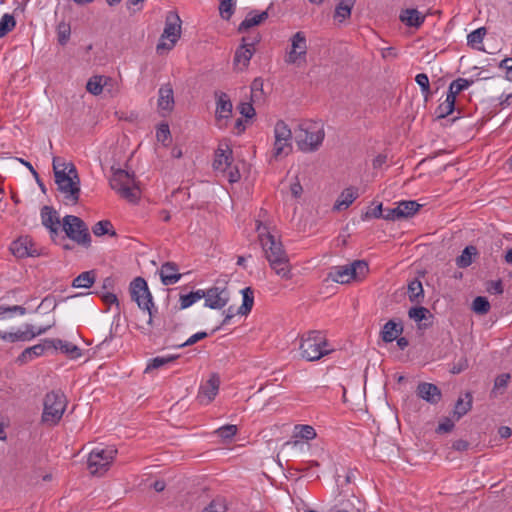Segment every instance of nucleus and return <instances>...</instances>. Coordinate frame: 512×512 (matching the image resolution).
Instances as JSON below:
<instances>
[{"label":"nucleus","mask_w":512,"mask_h":512,"mask_svg":"<svg viewBox=\"0 0 512 512\" xmlns=\"http://www.w3.org/2000/svg\"><path fill=\"white\" fill-rule=\"evenodd\" d=\"M258 238L261 243L265 257L274 272L283 279L289 280L292 278L291 265L289 257L283 248L282 243L270 233L268 228L261 223H258L257 228Z\"/></svg>","instance_id":"f257e3e1"},{"label":"nucleus","mask_w":512,"mask_h":512,"mask_svg":"<svg viewBox=\"0 0 512 512\" xmlns=\"http://www.w3.org/2000/svg\"><path fill=\"white\" fill-rule=\"evenodd\" d=\"M298 149L304 153L319 150L325 139L324 123L321 120L304 119L294 130Z\"/></svg>","instance_id":"f03ea898"},{"label":"nucleus","mask_w":512,"mask_h":512,"mask_svg":"<svg viewBox=\"0 0 512 512\" xmlns=\"http://www.w3.org/2000/svg\"><path fill=\"white\" fill-rule=\"evenodd\" d=\"M55 182L58 190L63 195L65 204L75 205L80 197V180L77 170L73 164L65 166L62 170L58 168L57 159L53 160Z\"/></svg>","instance_id":"7ed1b4c3"},{"label":"nucleus","mask_w":512,"mask_h":512,"mask_svg":"<svg viewBox=\"0 0 512 512\" xmlns=\"http://www.w3.org/2000/svg\"><path fill=\"white\" fill-rule=\"evenodd\" d=\"M300 355L306 361H317L334 351L322 331L311 330L301 335L299 343Z\"/></svg>","instance_id":"20e7f679"},{"label":"nucleus","mask_w":512,"mask_h":512,"mask_svg":"<svg viewBox=\"0 0 512 512\" xmlns=\"http://www.w3.org/2000/svg\"><path fill=\"white\" fill-rule=\"evenodd\" d=\"M67 404V397L60 389L47 392L43 398L42 424L48 427L56 426L61 421Z\"/></svg>","instance_id":"39448f33"},{"label":"nucleus","mask_w":512,"mask_h":512,"mask_svg":"<svg viewBox=\"0 0 512 512\" xmlns=\"http://www.w3.org/2000/svg\"><path fill=\"white\" fill-rule=\"evenodd\" d=\"M111 188L123 199L136 203L140 198V190L136 186L134 173L118 169L110 179Z\"/></svg>","instance_id":"423d86ee"},{"label":"nucleus","mask_w":512,"mask_h":512,"mask_svg":"<svg viewBox=\"0 0 512 512\" xmlns=\"http://www.w3.org/2000/svg\"><path fill=\"white\" fill-rule=\"evenodd\" d=\"M369 271L368 263L364 260H355L351 264L335 266L328 273V279L333 282L346 284L351 280L363 279Z\"/></svg>","instance_id":"0eeeda50"},{"label":"nucleus","mask_w":512,"mask_h":512,"mask_svg":"<svg viewBox=\"0 0 512 512\" xmlns=\"http://www.w3.org/2000/svg\"><path fill=\"white\" fill-rule=\"evenodd\" d=\"M63 230L68 238L85 248L91 246V236L85 222L74 215H66L62 221Z\"/></svg>","instance_id":"6e6552de"},{"label":"nucleus","mask_w":512,"mask_h":512,"mask_svg":"<svg viewBox=\"0 0 512 512\" xmlns=\"http://www.w3.org/2000/svg\"><path fill=\"white\" fill-rule=\"evenodd\" d=\"M117 449L114 446H108L105 448H94L87 460V465L92 475H103L110 467L115 456Z\"/></svg>","instance_id":"1a4fd4ad"},{"label":"nucleus","mask_w":512,"mask_h":512,"mask_svg":"<svg viewBox=\"0 0 512 512\" xmlns=\"http://www.w3.org/2000/svg\"><path fill=\"white\" fill-rule=\"evenodd\" d=\"M130 294L133 301H135L138 307L141 310L148 311L149 319L147 321L148 325L153 324V312L152 308L154 307L153 298L149 291L147 282L142 277H136L130 283Z\"/></svg>","instance_id":"9d476101"},{"label":"nucleus","mask_w":512,"mask_h":512,"mask_svg":"<svg viewBox=\"0 0 512 512\" xmlns=\"http://www.w3.org/2000/svg\"><path fill=\"white\" fill-rule=\"evenodd\" d=\"M292 139L293 134L288 124L283 120H278L274 126L272 157L277 160L291 153Z\"/></svg>","instance_id":"9b49d317"},{"label":"nucleus","mask_w":512,"mask_h":512,"mask_svg":"<svg viewBox=\"0 0 512 512\" xmlns=\"http://www.w3.org/2000/svg\"><path fill=\"white\" fill-rule=\"evenodd\" d=\"M182 21L175 12H169L165 19V27L157 44V51L171 50L181 36Z\"/></svg>","instance_id":"f8f14e48"},{"label":"nucleus","mask_w":512,"mask_h":512,"mask_svg":"<svg viewBox=\"0 0 512 512\" xmlns=\"http://www.w3.org/2000/svg\"><path fill=\"white\" fill-rule=\"evenodd\" d=\"M291 47L285 56L287 64H300L306 62L308 50L306 35L302 31L296 32L291 38Z\"/></svg>","instance_id":"ddd939ff"},{"label":"nucleus","mask_w":512,"mask_h":512,"mask_svg":"<svg viewBox=\"0 0 512 512\" xmlns=\"http://www.w3.org/2000/svg\"><path fill=\"white\" fill-rule=\"evenodd\" d=\"M51 328L50 325L39 327L38 329L31 324H25L24 329H17L14 332H7L0 330V339L5 342H27L35 338L36 336L46 333Z\"/></svg>","instance_id":"4468645a"},{"label":"nucleus","mask_w":512,"mask_h":512,"mask_svg":"<svg viewBox=\"0 0 512 512\" xmlns=\"http://www.w3.org/2000/svg\"><path fill=\"white\" fill-rule=\"evenodd\" d=\"M205 306L210 309H222L227 305L230 299V293L224 286H213L203 290Z\"/></svg>","instance_id":"2eb2a0df"},{"label":"nucleus","mask_w":512,"mask_h":512,"mask_svg":"<svg viewBox=\"0 0 512 512\" xmlns=\"http://www.w3.org/2000/svg\"><path fill=\"white\" fill-rule=\"evenodd\" d=\"M219 386L220 377L214 373L205 383L200 386L197 395L199 403L203 405H208L211 403L218 394Z\"/></svg>","instance_id":"dca6fc26"},{"label":"nucleus","mask_w":512,"mask_h":512,"mask_svg":"<svg viewBox=\"0 0 512 512\" xmlns=\"http://www.w3.org/2000/svg\"><path fill=\"white\" fill-rule=\"evenodd\" d=\"M233 161V152L227 143H220L215 151L213 169L225 174Z\"/></svg>","instance_id":"f3484780"},{"label":"nucleus","mask_w":512,"mask_h":512,"mask_svg":"<svg viewBox=\"0 0 512 512\" xmlns=\"http://www.w3.org/2000/svg\"><path fill=\"white\" fill-rule=\"evenodd\" d=\"M10 251L17 258L35 257L39 255L32 239L28 236H22L14 240L10 245Z\"/></svg>","instance_id":"a211bd4d"},{"label":"nucleus","mask_w":512,"mask_h":512,"mask_svg":"<svg viewBox=\"0 0 512 512\" xmlns=\"http://www.w3.org/2000/svg\"><path fill=\"white\" fill-rule=\"evenodd\" d=\"M416 394L431 405H436L442 398V392L435 384L421 382L418 384Z\"/></svg>","instance_id":"6ab92c4d"},{"label":"nucleus","mask_w":512,"mask_h":512,"mask_svg":"<svg viewBox=\"0 0 512 512\" xmlns=\"http://www.w3.org/2000/svg\"><path fill=\"white\" fill-rule=\"evenodd\" d=\"M41 220L43 226L49 230L51 237L54 239L59 233L61 224L57 211L50 206H44L41 209Z\"/></svg>","instance_id":"aec40b11"},{"label":"nucleus","mask_w":512,"mask_h":512,"mask_svg":"<svg viewBox=\"0 0 512 512\" xmlns=\"http://www.w3.org/2000/svg\"><path fill=\"white\" fill-rule=\"evenodd\" d=\"M45 343L48 344V348L59 349L71 359H77L82 356L81 349L71 342L61 339H46Z\"/></svg>","instance_id":"412c9836"},{"label":"nucleus","mask_w":512,"mask_h":512,"mask_svg":"<svg viewBox=\"0 0 512 512\" xmlns=\"http://www.w3.org/2000/svg\"><path fill=\"white\" fill-rule=\"evenodd\" d=\"M215 97L217 100L215 111L216 119L220 121L230 118L233 106L228 94L225 92H215Z\"/></svg>","instance_id":"4be33fe9"},{"label":"nucleus","mask_w":512,"mask_h":512,"mask_svg":"<svg viewBox=\"0 0 512 512\" xmlns=\"http://www.w3.org/2000/svg\"><path fill=\"white\" fill-rule=\"evenodd\" d=\"M473 406V395L471 392L467 391L463 396H460L452 410V415L454 419L460 420L464 417L468 412L471 411Z\"/></svg>","instance_id":"5701e85b"},{"label":"nucleus","mask_w":512,"mask_h":512,"mask_svg":"<svg viewBox=\"0 0 512 512\" xmlns=\"http://www.w3.org/2000/svg\"><path fill=\"white\" fill-rule=\"evenodd\" d=\"M159 98H158V108L160 111L165 113H169L172 111L174 107V96H173V89L170 84L163 85L160 87L159 91Z\"/></svg>","instance_id":"b1692460"},{"label":"nucleus","mask_w":512,"mask_h":512,"mask_svg":"<svg viewBox=\"0 0 512 512\" xmlns=\"http://www.w3.org/2000/svg\"><path fill=\"white\" fill-rule=\"evenodd\" d=\"M160 277L164 285H173L181 278L178 267L173 262H166L160 268Z\"/></svg>","instance_id":"393cba45"},{"label":"nucleus","mask_w":512,"mask_h":512,"mask_svg":"<svg viewBox=\"0 0 512 512\" xmlns=\"http://www.w3.org/2000/svg\"><path fill=\"white\" fill-rule=\"evenodd\" d=\"M268 16V11H262L259 13L256 10H252L247 13L245 19L240 23L238 31L245 32L248 29L264 22Z\"/></svg>","instance_id":"a878e982"},{"label":"nucleus","mask_w":512,"mask_h":512,"mask_svg":"<svg viewBox=\"0 0 512 512\" xmlns=\"http://www.w3.org/2000/svg\"><path fill=\"white\" fill-rule=\"evenodd\" d=\"M358 198V190L354 187L346 188L337 198L333 210H346Z\"/></svg>","instance_id":"bb28decb"},{"label":"nucleus","mask_w":512,"mask_h":512,"mask_svg":"<svg viewBox=\"0 0 512 512\" xmlns=\"http://www.w3.org/2000/svg\"><path fill=\"white\" fill-rule=\"evenodd\" d=\"M255 53V49L241 45L237 48L234 55V66L239 70H244L248 67L252 56Z\"/></svg>","instance_id":"cd10ccee"},{"label":"nucleus","mask_w":512,"mask_h":512,"mask_svg":"<svg viewBox=\"0 0 512 512\" xmlns=\"http://www.w3.org/2000/svg\"><path fill=\"white\" fill-rule=\"evenodd\" d=\"M403 332V326L393 320H389L381 331L382 340L391 343Z\"/></svg>","instance_id":"c85d7f7f"},{"label":"nucleus","mask_w":512,"mask_h":512,"mask_svg":"<svg viewBox=\"0 0 512 512\" xmlns=\"http://www.w3.org/2000/svg\"><path fill=\"white\" fill-rule=\"evenodd\" d=\"M354 5L355 0H339L335 7L334 19L339 23L349 19Z\"/></svg>","instance_id":"c756f323"},{"label":"nucleus","mask_w":512,"mask_h":512,"mask_svg":"<svg viewBox=\"0 0 512 512\" xmlns=\"http://www.w3.org/2000/svg\"><path fill=\"white\" fill-rule=\"evenodd\" d=\"M510 379V373H502L496 376L494 379L493 387L490 391V398L496 399L502 396L509 385Z\"/></svg>","instance_id":"7c9ffc66"},{"label":"nucleus","mask_w":512,"mask_h":512,"mask_svg":"<svg viewBox=\"0 0 512 512\" xmlns=\"http://www.w3.org/2000/svg\"><path fill=\"white\" fill-rule=\"evenodd\" d=\"M48 348V344L45 342L43 344L39 343L34 346L28 347L22 351V353L18 356V362L21 364L27 363L33 360L35 357L41 356L44 351Z\"/></svg>","instance_id":"2f4dec72"},{"label":"nucleus","mask_w":512,"mask_h":512,"mask_svg":"<svg viewBox=\"0 0 512 512\" xmlns=\"http://www.w3.org/2000/svg\"><path fill=\"white\" fill-rule=\"evenodd\" d=\"M400 20L407 26L418 28L423 24L425 16L416 9H406L401 13Z\"/></svg>","instance_id":"473e14b6"},{"label":"nucleus","mask_w":512,"mask_h":512,"mask_svg":"<svg viewBox=\"0 0 512 512\" xmlns=\"http://www.w3.org/2000/svg\"><path fill=\"white\" fill-rule=\"evenodd\" d=\"M110 80L108 77L102 75L92 76L86 84V89L89 93L94 96H97L102 93L104 86L107 81Z\"/></svg>","instance_id":"72a5a7b5"},{"label":"nucleus","mask_w":512,"mask_h":512,"mask_svg":"<svg viewBox=\"0 0 512 512\" xmlns=\"http://www.w3.org/2000/svg\"><path fill=\"white\" fill-rule=\"evenodd\" d=\"M96 280L94 270L85 271L79 274L72 282L74 288H90Z\"/></svg>","instance_id":"f704fd0d"},{"label":"nucleus","mask_w":512,"mask_h":512,"mask_svg":"<svg viewBox=\"0 0 512 512\" xmlns=\"http://www.w3.org/2000/svg\"><path fill=\"white\" fill-rule=\"evenodd\" d=\"M477 255V248L469 245L464 248L461 255L456 258V265L459 268H466L473 262V256Z\"/></svg>","instance_id":"c9c22d12"},{"label":"nucleus","mask_w":512,"mask_h":512,"mask_svg":"<svg viewBox=\"0 0 512 512\" xmlns=\"http://www.w3.org/2000/svg\"><path fill=\"white\" fill-rule=\"evenodd\" d=\"M241 293L243 302L237 313L241 315H247L251 311L254 304V292L251 287H246L241 290Z\"/></svg>","instance_id":"e433bc0d"},{"label":"nucleus","mask_w":512,"mask_h":512,"mask_svg":"<svg viewBox=\"0 0 512 512\" xmlns=\"http://www.w3.org/2000/svg\"><path fill=\"white\" fill-rule=\"evenodd\" d=\"M421 281L414 279L408 285V297L411 302L420 303L424 298Z\"/></svg>","instance_id":"4c0bfd02"},{"label":"nucleus","mask_w":512,"mask_h":512,"mask_svg":"<svg viewBox=\"0 0 512 512\" xmlns=\"http://www.w3.org/2000/svg\"><path fill=\"white\" fill-rule=\"evenodd\" d=\"M420 208V204L416 201H401L397 205V210L399 211L400 219L407 218L414 215Z\"/></svg>","instance_id":"58836bf2"},{"label":"nucleus","mask_w":512,"mask_h":512,"mask_svg":"<svg viewBox=\"0 0 512 512\" xmlns=\"http://www.w3.org/2000/svg\"><path fill=\"white\" fill-rule=\"evenodd\" d=\"M486 33H487V31H486L485 27H480V28L472 31L471 33H469L467 36L468 46H470L473 49L482 50L480 45L482 44Z\"/></svg>","instance_id":"ea45409f"},{"label":"nucleus","mask_w":512,"mask_h":512,"mask_svg":"<svg viewBox=\"0 0 512 512\" xmlns=\"http://www.w3.org/2000/svg\"><path fill=\"white\" fill-rule=\"evenodd\" d=\"M92 232L95 236L101 237L103 235L116 236L117 233L113 228L112 223L109 220H101L92 227Z\"/></svg>","instance_id":"a19ab883"},{"label":"nucleus","mask_w":512,"mask_h":512,"mask_svg":"<svg viewBox=\"0 0 512 512\" xmlns=\"http://www.w3.org/2000/svg\"><path fill=\"white\" fill-rule=\"evenodd\" d=\"M455 101L454 96L447 94L445 101L436 108L437 118L442 119L450 115L454 111Z\"/></svg>","instance_id":"79ce46f5"},{"label":"nucleus","mask_w":512,"mask_h":512,"mask_svg":"<svg viewBox=\"0 0 512 512\" xmlns=\"http://www.w3.org/2000/svg\"><path fill=\"white\" fill-rule=\"evenodd\" d=\"M473 84V80H468L465 78H458L451 82L449 86L448 95L454 96L456 100V96L463 90L467 89L469 86Z\"/></svg>","instance_id":"37998d69"},{"label":"nucleus","mask_w":512,"mask_h":512,"mask_svg":"<svg viewBox=\"0 0 512 512\" xmlns=\"http://www.w3.org/2000/svg\"><path fill=\"white\" fill-rule=\"evenodd\" d=\"M204 297L202 289L192 291L189 294L180 296V308L186 309Z\"/></svg>","instance_id":"c03bdc74"},{"label":"nucleus","mask_w":512,"mask_h":512,"mask_svg":"<svg viewBox=\"0 0 512 512\" xmlns=\"http://www.w3.org/2000/svg\"><path fill=\"white\" fill-rule=\"evenodd\" d=\"M56 33H57L58 43L60 45L64 46L70 39V35H71L70 24L65 21L59 22L56 27Z\"/></svg>","instance_id":"a18cd8bd"},{"label":"nucleus","mask_w":512,"mask_h":512,"mask_svg":"<svg viewBox=\"0 0 512 512\" xmlns=\"http://www.w3.org/2000/svg\"><path fill=\"white\" fill-rule=\"evenodd\" d=\"M178 358V355H169V356H157L150 360L147 365L145 372H148L151 369L161 368L169 363L174 362Z\"/></svg>","instance_id":"49530a36"},{"label":"nucleus","mask_w":512,"mask_h":512,"mask_svg":"<svg viewBox=\"0 0 512 512\" xmlns=\"http://www.w3.org/2000/svg\"><path fill=\"white\" fill-rule=\"evenodd\" d=\"M315 429L310 425H296L294 428V437L304 440H312L316 437Z\"/></svg>","instance_id":"de8ad7c7"},{"label":"nucleus","mask_w":512,"mask_h":512,"mask_svg":"<svg viewBox=\"0 0 512 512\" xmlns=\"http://www.w3.org/2000/svg\"><path fill=\"white\" fill-rule=\"evenodd\" d=\"M16 26V20L11 14H4L0 19V38L6 36Z\"/></svg>","instance_id":"09e8293b"},{"label":"nucleus","mask_w":512,"mask_h":512,"mask_svg":"<svg viewBox=\"0 0 512 512\" xmlns=\"http://www.w3.org/2000/svg\"><path fill=\"white\" fill-rule=\"evenodd\" d=\"M490 307L488 299L483 296H477L472 302V310L479 315L487 314Z\"/></svg>","instance_id":"8fccbe9b"},{"label":"nucleus","mask_w":512,"mask_h":512,"mask_svg":"<svg viewBox=\"0 0 512 512\" xmlns=\"http://www.w3.org/2000/svg\"><path fill=\"white\" fill-rule=\"evenodd\" d=\"M457 421L458 420L454 419L452 414L450 416L441 418L436 428V432L438 434L450 433L453 431L455 422Z\"/></svg>","instance_id":"3c124183"},{"label":"nucleus","mask_w":512,"mask_h":512,"mask_svg":"<svg viewBox=\"0 0 512 512\" xmlns=\"http://www.w3.org/2000/svg\"><path fill=\"white\" fill-rule=\"evenodd\" d=\"M415 81L420 86L421 92H422L423 96L425 97V100H427V98L431 94L429 78H428L427 74H425V73L417 74L415 77Z\"/></svg>","instance_id":"603ef678"},{"label":"nucleus","mask_w":512,"mask_h":512,"mask_svg":"<svg viewBox=\"0 0 512 512\" xmlns=\"http://www.w3.org/2000/svg\"><path fill=\"white\" fill-rule=\"evenodd\" d=\"M429 314V310L423 306L412 307L408 311L409 318L413 319L416 322H420L426 319Z\"/></svg>","instance_id":"864d4df0"},{"label":"nucleus","mask_w":512,"mask_h":512,"mask_svg":"<svg viewBox=\"0 0 512 512\" xmlns=\"http://www.w3.org/2000/svg\"><path fill=\"white\" fill-rule=\"evenodd\" d=\"M226 510L225 500L223 498H216L202 512H225Z\"/></svg>","instance_id":"5fc2aeb1"},{"label":"nucleus","mask_w":512,"mask_h":512,"mask_svg":"<svg viewBox=\"0 0 512 512\" xmlns=\"http://www.w3.org/2000/svg\"><path fill=\"white\" fill-rule=\"evenodd\" d=\"M237 431L236 425H225L218 428L215 433L222 439H231L236 435Z\"/></svg>","instance_id":"6e6d98bb"},{"label":"nucleus","mask_w":512,"mask_h":512,"mask_svg":"<svg viewBox=\"0 0 512 512\" xmlns=\"http://www.w3.org/2000/svg\"><path fill=\"white\" fill-rule=\"evenodd\" d=\"M171 134L168 124H160L156 131V138L159 142L167 145L166 142L170 140Z\"/></svg>","instance_id":"4d7b16f0"},{"label":"nucleus","mask_w":512,"mask_h":512,"mask_svg":"<svg viewBox=\"0 0 512 512\" xmlns=\"http://www.w3.org/2000/svg\"><path fill=\"white\" fill-rule=\"evenodd\" d=\"M234 2H223V1H220V4H219V12H220V16L225 19V20H229L232 16V14L234 13Z\"/></svg>","instance_id":"13d9d810"},{"label":"nucleus","mask_w":512,"mask_h":512,"mask_svg":"<svg viewBox=\"0 0 512 512\" xmlns=\"http://www.w3.org/2000/svg\"><path fill=\"white\" fill-rule=\"evenodd\" d=\"M207 336H208V334L204 331L197 332V333L193 334L191 337H189L185 342L177 345L176 347L183 348L186 346H191V345L197 343L198 341L206 338Z\"/></svg>","instance_id":"bf43d9fd"},{"label":"nucleus","mask_w":512,"mask_h":512,"mask_svg":"<svg viewBox=\"0 0 512 512\" xmlns=\"http://www.w3.org/2000/svg\"><path fill=\"white\" fill-rule=\"evenodd\" d=\"M486 289L491 294L500 295L503 293V282L501 279H498L496 281H489L487 283Z\"/></svg>","instance_id":"052dcab7"},{"label":"nucleus","mask_w":512,"mask_h":512,"mask_svg":"<svg viewBox=\"0 0 512 512\" xmlns=\"http://www.w3.org/2000/svg\"><path fill=\"white\" fill-rule=\"evenodd\" d=\"M224 176L227 177L228 181L230 183H236L240 180L241 178V174H240V171L239 169L235 166V167H232L230 165V167L227 169L226 173L223 174Z\"/></svg>","instance_id":"680f3d73"},{"label":"nucleus","mask_w":512,"mask_h":512,"mask_svg":"<svg viewBox=\"0 0 512 512\" xmlns=\"http://www.w3.org/2000/svg\"><path fill=\"white\" fill-rule=\"evenodd\" d=\"M240 113L246 118H252L255 115V109L249 102H243L239 105Z\"/></svg>","instance_id":"e2e57ef3"},{"label":"nucleus","mask_w":512,"mask_h":512,"mask_svg":"<svg viewBox=\"0 0 512 512\" xmlns=\"http://www.w3.org/2000/svg\"><path fill=\"white\" fill-rule=\"evenodd\" d=\"M261 40L259 33L242 38V45L254 49V46Z\"/></svg>","instance_id":"0e129e2a"},{"label":"nucleus","mask_w":512,"mask_h":512,"mask_svg":"<svg viewBox=\"0 0 512 512\" xmlns=\"http://www.w3.org/2000/svg\"><path fill=\"white\" fill-rule=\"evenodd\" d=\"M8 312H18L20 315H24L26 313V309L22 306H4L0 305V316H4Z\"/></svg>","instance_id":"69168bd1"},{"label":"nucleus","mask_w":512,"mask_h":512,"mask_svg":"<svg viewBox=\"0 0 512 512\" xmlns=\"http://www.w3.org/2000/svg\"><path fill=\"white\" fill-rule=\"evenodd\" d=\"M383 219L385 220H399V211L397 210V206L394 208H387L384 210Z\"/></svg>","instance_id":"338daca9"},{"label":"nucleus","mask_w":512,"mask_h":512,"mask_svg":"<svg viewBox=\"0 0 512 512\" xmlns=\"http://www.w3.org/2000/svg\"><path fill=\"white\" fill-rule=\"evenodd\" d=\"M500 67L506 69L507 79L512 81V58H505L501 61Z\"/></svg>","instance_id":"774afa93"}]
</instances>
